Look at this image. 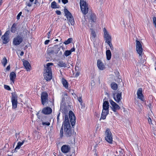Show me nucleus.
Masks as SVG:
<instances>
[{
  "label": "nucleus",
  "instance_id": "c756f323",
  "mask_svg": "<svg viewBox=\"0 0 156 156\" xmlns=\"http://www.w3.org/2000/svg\"><path fill=\"white\" fill-rule=\"evenodd\" d=\"M62 84L63 86L66 88H67L68 87V82L66 80L63 79L62 80Z\"/></svg>",
  "mask_w": 156,
  "mask_h": 156
},
{
  "label": "nucleus",
  "instance_id": "de8ad7c7",
  "mask_svg": "<svg viewBox=\"0 0 156 156\" xmlns=\"http://www.w3.org/2000/svg\"><path fill=\"white\" fill-rule=\"evenodd\" d=\"M68 0H62V2L64 4H66L68 2Z\"/></svg>",
  "mask_w": 156,
  "mask_h": 156
},
{
  "label": "nucleus",
  "instance_id": "49530a36",
  "mask_svg": "<svg viewBox=\"0 0 156 156\" xmlns=\"http://www.w3.org/2000/svg\"><path fill=\"white\" fill-rule=\"evenodd\" d=\"M56 13L58 15H60L61 14V12L59 10H56L55 11Z\"/></svg>",
  "mask_w": 156,
  "mask_h": 156
},
{
  "label": "nucleus",
  "instance_id": "bb28decb",
  "mask_svg": "<svg viewBox=\"0 0 156 156\" xmlns=\"http://www.w3.org/2000/svg\"><path fill=\"white\" fill-rule=\"evenodd\" d=\"M58 65L60 67H66V64L62 61H60L58 63Z\"/></svg>",
  "mask_w": 156,
  "mask_h": 156
},
{
  "label": "nucleus",
  "instance_id": "a878e982",
  "mask_svg": "<svg viewBox=\"0 0 156 156\" xmlns=\"http://www.w3.org/2000/svg\"><path fill=\"white\" fill-rule=\"evenodd\" d=\"M17 29V24L16 23H13L11 28V31L12 33L16 32Z\"/></svg>",
  "mask_w": 156,
  "mask_h": 156
},
{
  "label": "nucleus",
  "instance_id": "a211bd4d",
  "mask_svg": "<svg viewBox=\"0 0 156 156\" xmlns=\"http://www.w3.org/2000/svg\"><path fill=\"white\" fill-rule=\"evenodd\" d=\"M52 112V109L48 107L44 108L42 110V112L46 115L50 114Z\"/></svg>",
  "mask_w": 156,
  "mask_h": 156
},
{
  "label": "nucleus",
  "instance_id": "bf43d9fd",
  "mask_svg": "<svg viewBox=\"0 0 156 156\" xmlns=\"http://www.w3.org/2000/svg\"><path fill=\"white\" fill-rule=\"evenodd\" d=\"M19 133H16V138H17V137L18 136H19Z\"/></svg>",
  "mask_w": 156,
  "mask_h": 156
},
{
  "label": "nucleus",
  "instance_id": "4c0bfd02",
  "mask_svg": "<svg viewBox=\"0 0 156 156\" xmlns=\"http://www.w3.org/2000/svg\"><path fill=\"white\" fill-rule=\"evenodd\" d=\"M78 100L79 101L81 105L82 106L83 101L81 96V97H80L79 98H78Z\"/></svg>",
  "mask_w": 156,
  "mask_h": 156
},
{
  "label": "nucleus",
  "instance_id": "f03ea898",
  "mask_svg": "<svg viewBox=\"0 0 156 156\" xmlns=\"http://www.w3.org/2000/svg\"><path fill=\"white\" fill-rule=\"evenodd\" d=\"M53 64L52 63H48L44 70L43 73L44 79L47 81L50 80L52 78V73L51 66Z\"/></svg>",
  "mask_w": 156,
  "mask_h": 156
},
{
  "label": "nucleus",
  "instance_id": "393cba45",
  "mask_svg": "<svg viewBox=\"0 0 156 156\" xmlns=\"http://www.w3.org/2000/svg\"><path fill=\"white\" fill-rule=\"evenodd\" d=\"M106 54L107 59L108 60H110L112 57V54L110 50L109 49L107 50L106 51Z\"/></svg>",
  "mask_w": 156,
  "mask_h": 156
},
{
  "label": "nucleus",
  "instance_id": "c03bdc74",
  "mask_svg": "<svg viewBox=\"0 0 156 156\" xmlns=\"http://www.w3.org/2000/svg\"><path fill=\"white\" fill-rule=\"evenodd\" d=\"M22 14V12H20L17 15V17H16V18H17V20H19L20 19V16Z\"/></svg>",
  "mask_w": 156,
  "mask_h": 156
},
{
  "label": "nucleus",
  "instance_id": "473e14b6",
  "mask_svg": "<svg viewBox=\"0 0 156 156\" xmlns=\"http://www.w3.org/2000/svg\"><path fill=\"white\" fill-rule=\"evenodd\" d=\"M72 40V38H69L64 43L66 44L67 45L71 43Z\"/></svg>",
  "mask_w": 156,
  "mask_h": 156
},
{
  "label": "nucleus",
  "instance_id": "dca6fc26",
  "mask_svg": "<svg viewBox=\"0 0 156 156\" xmlns=\"http://www.w3.org/2000/svg\"><path fill=\"white\" fill-rule=\"evenodd\" d=\"M70 150V147L69 145H63L61 148L62 151L64 153L69 152Z\"/></svg>",
  "mask_w": 156,
  "mask_h": 156
},
{
  "label": "nucleus",
  "instance_id": "58836bf2",
  "mask_svg": "<svg viewBox=\"0 0 156 156\" xmlns=\"http://www.w3.org/2000/svg\"><path fill=\"white\" fill-rule=\"evenodd\" d=\"M33 2H27L26 3V5L27 6H28L29 7H31L32 4H33Z\"/></svg>",
  "mask_w": 156,
  "mask_h": 156
},
{
  "label": "nucleus",
  "instance_id": "680f3d73",
  "mask_svg": "<svg viewBox=\"0 0 156 156\" xmlns=\"http://www.w3.org/2000/svg\"><path fill=\"white\" fill-rule=\"evenodd\" d=\"M2 2V0H0V5H1Z\"/></svg>",
  "mask_w": 156,
  "mask_h": 156
},
{
  "label": "nucleus",
  "instance_id": "0eeeda50",
  "mask_svg": "<svg viewBox=\"0 0 156 156\" xmlns=\"http://www.w3.org/2000/svg\"><path fill=\"white\" fill-rule=\"evenodd\" d=\"M48 94L46 92H43L41 94V102L43 105H45L46 103L48 102Z\"/></svg>",
  "mask_w": 156,
  "mask_h": 156
},
{
  "label": "nucleus",
  "instance_id": "a18cd8bd",
  "mask_svg": "<svg viewBox=\"0 0 156 156\" xmlns=\"http://www.w3.org/2000/svg\"><path fill=\"white\" fill-rule=\"evenodd\" d=\"M51 32L50 31L47 33V35H48V38L49 39L50 38L51 35Z\"/></svg>",
  "mask_w": 156,
  "mask_h": 156
},
{
  "label": "nucleus",
  "instance_id": "cd10ccee",
  "mask_svg": "<svg viewBox=\"0 0 156 156\" xmlns=\"http://www.w3.org/2000/svg\"><path fill=\"white\" fill-rule=\"evenodd\" d=\"M111 87L112 89L116 90L117 89L118 86L116 83L115 82H113L111 84Z\"/></svg>",
  "mask_w": 156,
  "mask_h": 156
},
{
  "label": "nucleus",
  "instance_id": "09e8293b",
  "mask_svg": "<svg viewBox=\"0 0 156 156\" xmlns=\"http://www.w3.org/2000/svg\"><path fill=\"white\" fill-rule=\"evenodd\" d=\"M50 41L49 40H46L45 42H44V44H48L49 42Z\"/></svg>",
  "mask_w": 156,
  "mask_h": 156
},
{
  "label": "nucleus",
  "instance_id": "5701e85b",
  "mask_svg": "<svg viewBox=\"0 0 156 156\" xmlns=\"http://www.w3.org/2000/svg\"><path fill=\"white\" fill-rule=\"evenodd\" d=\"M53 51L55 54L58 53V51L60 50V48L58 45H55L53 47Z\"/></svg>",
  "mask_w": 156,
  "mask_h": 156
},
{
  "label": "nucleus",
  "instance_id": "6ab92c4d",
  "mask_svg": "<svg viewBox=\"0 0 156 156\" xmlns=\"http://www.w3.org/2000/svg\"><path fill=\"white\" fill-rule=\"evenodd\" d=\"M23 65L25 69L27 71H29L30 69L31 66L29 62L27 60L23 62Z\"/></svg>",
  "mask_w": 156,
  "mask_h": 156
},
{
  "label": "nucleus",
  "instance_id": "13d9d810",
  "mask_svg": "<svg viewBox=\"0 0 156 156\" xmlns=\"http://www.w3.org/2000/svg\"><path fill=\"white\" fill-rule=\"evenodd\" d=\"M76 74L75 76L76 77H77V76H78L79 75V73H76Z\"/></svg>",
  "mask_w": 156,
  "mask_h": 156
},
{
  "label": "nucleus",
  "instance_id": "603ef678",
  "mask_svg": "<svg viewBox=\"0 0 156 156\" xmlns=\"http://www.w3.org/2000/svg\"><path fill=\"white\" fill-rule=\"evenodd\" d=\"M60 113H59V114L57 116V122H58V120L59 119V116L60 115Z\"/></svg>",
  "mask_w": 156,
  "mask_h": 156
},
{
  "label": "nucleus",
  "instance_id": "f704fd0d",
  "mask_svg": "<svg viewBox=\"0 0 156 156\" xmlns=\"http://www.w3.org/2000/svg\"><path fill=\"white\" fill-rule=\"evenodd\" d=\"M71 54V53L69 50H66L64 53V55L66 56H68Z\"/></svg>",
  "mask_w": 156,
  "mask_h": 156
},
{
  "label": "nucleus",
  "instance_id": "338daca9",
  "mask_svg": "<svg viewBox=\"0 0 156 156\" xmlns=\"http://www.w3.org/2000/svg\"><path fill=\"white\" fill-rule=\"evenodd\" d=\"M55 41H58V39H56L55 40Z\"/></svg>",
  "mask_w": 156,
  "mask_h": 156
},
{
  "label": "nucleus",
  "instance_id": "2eb2a0df",
  "mask_svg": "<svg viewBox=\"0 0 156 156\" xmlns=\"http://www.w3.org/2000/svg\"><path fill=\"white\" fill-rule=\"evenodd\" d=\"M9 31H6L4 35L2 37V39L3 40V43L4 44H7L9 41Z\"/></svg>",
  "mask_w": 156,
  "mask_h": 156
},
{
  "label": "nucleus",
  "instance_id": "6e6d98bb",
  "mask_svg": "<svg viewBox=\"0 0 156 156\" xmlns=\"http://www.w3.org/2000/svg\"><path fill=\"white\" fill-rule=\"evenodd\" d=\"M145 62V59H143L142 60H141L140 62L142 64H144Z\"/></svg>",
  "mask_w": 156,
  "mask_h": 156
},
{
  "label": "nucleus",
  "instance_id": "6e6552de",
  "mask_svg": "<svg viewBox=\"0 0 156 156\" xmlns=\"http://www.w3.org/2000/svg\"><path fill=\"white\" fill-rule=\"evenodd\" d=\"M23 38L21 36L18 35L14 38L13 44L16 46L18 45L23 41Z\"/></svg>",
  "mask_w": 156,
  "mask_h": 156
},
{
  "label": "nucleus",
  "instance_id": "9b49d317",
  "mask_svg": "<svg viewBox=\"0 0 156 156\" xmlns=\"http://www.w3.org/2000/svg\"><path fill=\"white\" fill-rule=\"evenodd\" d=\"M69 117L70 119V122L72 126H74L75 123L76 117L74 114L71 111H70L69 112Z\"/></svg>",
  "mask_w": 156,
  "mask_h": 156
},
{
  "label": "nucleus",
  "instance_id": "39448f33",
  "mask_svg": "<svg viewBox=\"0 0 156 156\" xmlns=\"http://www.w3.org/2000/svg\"><path fill=\"white\" fill-rule=\"evenodd\" d=\"M105 139L108 143L110 144L112 143V135L110 129H107L105 131Z\"/></svg>",
  "mask_w": 156,
  "mask_h": 156
},
{
  "label": "nucleus",
  "instance_id": "f8f14e48",
  "mask_svg": "<svg viewBox=\"0 0 156 156\" xmlns=\"http://www.w3.org/2000/svg\"><path fill=\"white\" fill-rule=\"evenodd\" d=\"M104 37L106 43L109 42H111V36L108 33L106 30L105 28L103 29Z\"/></svg>",
  "mask_w": 156,
  "mask_h": 156
},
{
  "label": "nucleus",
  "instance_id": "3c124183",
  "mask_svg": "<svg viewBox=\"0 0 156 156\" xmlns=\"http://www.w3.org/2000/svg\"><path fill=\"white\" fill-rule=\"evenodd\" d=\"M75 50V48H72L71 50H69L70 51L71 53H72V52H73Z\"/></svg>",
  "mask_w": 156,
  "mask_h": 156
},
{
  "label": "nucleus",
  "instance_id": "c9c22d12",
  "mask_svg": "<svg viewBox=\"0 0 156 156\" xmlns=\"http://www.w3.org/2000/svg\"><path fill=\"white\" fill-rule=\"evenodd\" d=\"M62 125L60 131V138H62L63 136V127Z\"/></svg>",
  "mask_w": 156,
  "mask_h": 156
},
{
  "label": "nucleus",
  "instance_id": "c85d7f7f",
  "mask_svg": "<svg viewBox=\"0 0 156 156\" xmlns=\"http://www.w3.org/2000/svg\"><path fill=\"white\" fill-rule=\"evenodd\" d=\"M91 38L93 41H94L95 40V37L96 36L95 32L94 31L92 30L91 32Z\"/></svg>",
  "mask_w": 156,
  "mask_h": 156
},
{
  "label": "nucleus",
  "instance_id": "4be33fe9",
  "mask_svg": "<svg viewBox=\"0 0 156 156\" xmlns=\"http://www.w3.org/2000/svg\"><path fill=\"white\" fill-rule=\"evenodd\" d=\"M109 103L108 101H104L103 104V109L105 110H109Z\"/></svg>",
  "mask_w": 156,
  "mask_h": 156
},
{
  "label": "nucleus",
  "instance_id": "f257e3e1",
  "mask_svg": "<svg viewBox=\"0 0 156 156\" xmlns=\"http://www.w3.org/2000/svg\"><path fill=\"white\" fill-rule=\"evenodd\" d=\"M64 131L67 137L75 136L76 133L73 130H71L68 115H64Z\"/></svg>",
  "mask_w": 156,
  "mask_h": 156
},
{
  "label": "nucleus",
  "instance_id": "9d476101",
  "mask_svg": "<svg viewBox=\"0 0 156 156\" xmlns=\"http://www.w3.org/2000/svg\"><path fill=\"white\" fill-rule=\"evenodd\" d=\"M109 102L111 105V108L114 112H116L120 109L119 106L112 100H110Z\"/></svg>",
  "mask_w": 156,
  "mask_h": 156
},
{
  "label": "nucleus",
  "instance_id": "864d4df0",
  "mask_svg": "<svg viewBox=\"0 0 156 156\" xmlns=\"http://www.w3.org/2000/svg\"><path fill=\"white\" fill-rule=\"evenodd\" d=\"M147 106L150 109L151 108V107L152 106L151 104V103L149 104Z\"/></svg>",
  "mask_w": 156,
  "mask_h": 156
},
{
  "label": "nucleus",
  "instance_id": "72a5a7b5",
  "mask_svg": "<svg viewBox=\"0 0 156 156\" xmlns=\"http://www.w3.org/2000/svg\"><path fill=\"white\" fill-rule=\"evenodd\" d=\"M56 3L55 1H53L51 3V7L53 9L57 8L56 7Z\"/></svg>",
  "mask_w": 156,
  "mask_h": 156
},
{
  "label": "nucleus",
  "instance_id": "f3484780",
  "mask_svg": "<svg viewBox=\"0 0 156 156\" xmlns=\"http://www.w3.org/2000/svg\"><path fill=\"white\" fill-rule=\"evenodd\" d=\"M97 66L99 69L103 70L105 68V66L104 63L100 60L98 59L97 62Z\"/></svg>",
  "mask_w": 156,
  "mask_h": 156
},
{
  "label": "nucleus",
  "instance_id": "8fccbe9b",
  "mask_svg": "<svg viewBox=\"0 0 156 156\" xmlns=\"http://www.w3.org/2000/svg\"><path fill=\"white\" fill-rule=\"evenodd\" d=\"M10 65H9L8 66H7V68H6V70H7V71H9V70H10Z\"/></svg>",
  "mask_w": 156,
  "mask_h": 156
},
{
  "label": "nucleus",
  "instance_id": "ddd939ff",
  "mask_svg": "<svg viewBox=\"0 0 156 156\" xmlns=\"http://www.w3.org/2000/svg\"><path fill=\"white\" fill-rule=\"evenodd\" d=\"M113 98L115 101L119 103L122 99V93H115L113 94Z\"/></svg>",
  "mask_w": 156,
  "mask_h": 156
},
{
  "label": "nucleus",
  "instance_id": "aec40b11",
  "mask_svg": "<svg viewBox=\"0 0 156 156\" xmlns=\"http://www.w3.org/2000/svg\"><path fill=\"white\" fill-rule=\"evenodd\" d=\"M109 112V110H105L103 109L100 119H105L106 118L107 115L108 114Z\"/></svg>",
  "mask_w": 156,
  "mask_h": 156
},
{
  "label": "nucleus",
  "instance_id": "412c9836",
  "mask_svg": "<svg viewBox=\"0 0 156 156\" xmlns=\"http://www.w3.org/2000/svg\"><path fill=\"white\" fill-rule=\"evenodd\" d=\"M10 80L13 83H14L15 80L16 78V74L14 72H12L10 74Z\"/></svg>",
  "mask_w": 156,
  "mask_h": 156
},
{
  "label": "nucleus",
  "instance_id": "423d86ee",
  "mask_svg": "<svg viewBox=\"0 0 156 156\" xmlns=\"http://www.w3.org/2000/svg\"><path fill=\"white\" fill-rule=\"evenodd\" d=\"M65 16H66L67 20L72 25L74 24V18L71 13L66 9H64Z\"/></svg>",
  "mask_w": 156,
  "mask_h": 156
},
{
  "label": "nucleus",
  "instance_id": "4468645a",
  "mask_svg": "<svg viewBox=\"0 0 156 156\" xmlns=\"http://www.w3.org/2000/svg\"><path fill=\"white\" fill-rule=\"evenodd\" d=\"M89 15V17H88V19H87V22L88 20H90L91 23H95L96 22L97 17L96 14L94 13H89L88 16Z\"/></svg>",
  "mask_w": 156,
  "mask_h": 156
},
{
  "label": "nucleus",
  "instance_id": "79ce46f5",
  "mask_svg": "<svg viewBox=\"0 0 156 156\" xmlns=\"http://www.w3.org/2000/svg\"><path fill=\"white\" fill-rule=\"evenodd\" d=\"M4 88L8 90H11V88L10 87L7 85H4Z\"/></svg>",
  "mask_w": 156,
  "mask_h": 156
},
{
  "label": "nucleus",
  "instance_id": "2f4dec72",
  "mask_svg": "<svg viewBox=\"0 0 156 156\" xmlns=\"http://www.w3.org/2000/svg\"><path fill=\"white\" fill-rule=\"evenodd\" d=\"M137 97L139 99H140L141 101H144L145 99L144 97L143 94H139V96H137Z\"/></svg>",
  "mask_w": 156,
  "mask_h": 156
},
{
  "label": "nucleus",
  "instance_id": "1a4fd4ad",
  "mask_svg": "<svg viewBox=\"0 0 156 156\" xmlns=\"http://www.w3.org/2000/svg\"><path fill=\"white\" fill-rule=\"evenodd\" d=\"M136 51L140 56L142 55L143 48L140 42L137 40L136 41Z\"/></svg>",
  "mask_w": 156,
  "mask_h": 156
},
{
  "label": "nucleus",
  "instance_id": "774afa93",
  "mask_svg": "<svg viewBox=\"0 0 156 156\" xmlns=\"http://www.w3.org/2000/svg\"><path fill=\"white\" fill-rule=\"evenodd\" d=\"M114 156H116V155H114Z\"/></svg>",
  "mask_w": 156,
  "mask_h": 156
},
{
  "label": "nucleus",
  "instance_id": "052dcab7",
  "mask_svg": "<svg viewBox=\"0 0 156 156\" xmlns=\"http://www.w3.org/2000/svg\"><path fill=\"white\" fill-rule=\"evenodd\" d=\"M94 155L95 156H98V154H97L96 153V152H95V154H94Z\"/></svg>",
  "mask_w": 156,
  "mask_h": 156
},
{
  "label": "nucleus",
  "instance_id": "a19ab883",
  "mask_svg": "<svg viewBox=\"0 0 156 156\" xmlns=\"http://www.w3.org/2000/svg\"><path fill=\"white\" fill-rule=\"evenodd\" d=\"M42 124L43 125H45L47 126H49L50 125V123L48 122H42Z\"/></svg>",
  "mask_w": 156,
  "mask_h": 156
},
{
  "label": "nucleus",
  "instance_id": "5fc2aeb1",
  "mask_svg": "<svg viewBox=\"0 0 156 156\" xmlns=\"http://www.w3.org/2000/svg\"><path fill=\"white\" fill-rule=\"evenodd\" d=\"M148 121L150 124L151 123V119L150 118H149L148 119Z\"/></svg>",
  "mask_w": 156,
  "mask_h": 156
},
{
  "label": "nucleus",
  "instance_id": "7c9ffc66",
  "mask_svg": "<svg viewBox=\"0 0 156 156\" xmlns=\"http://www.w3.org/2000/svg\"><path fill=\"white\" fill-rule=\"evenodd\" d=\"M7 62V61L6 58L5 57H4L2 62V63L4 67H5L6 66Z\"/></svg>",
  "mask_w": 156,
  "mask_h": 156
},
{
  "label": "nucleus",
  "instance_id": "ea45409f",
  "mask_svg": "<svg viewBox=\"0 0 156 156\" xmlns=\"http://www.w3.org/2000/svg\"><path fill=\"white\" fill-rule=\"evenodd\" d=\"M111 42H109L108 41V42L107 43L109 45V46H110V49H111V50H112L114 48L113 47L112 44Z\"/></svg>",
  "mask_w": 156,
  "mask_h": 156
},
{
  "label": "nucleus",
  "instance_id": "4d7b16f0",
  "mask_svg": "<svg viewBox=\"0 0 156 156\" xmlns=\"http://www.w3.org/2000/svg\"><path fill=\"white\" fill-rule=\"evenodd\" d=\"M24 54V52L23 51H21L20 53V56H23Z\"/></svg>",
  "mask_w": 156,
  "mask_h": 156
},
{
  "label": "nucleus",
  "instance_id": "20e7f679",
  "mask_svg": "<svg viewBox=\"0 0 156 156\" xmlns=\"http://www.w3.org/2000/svg\"><path fill=\"white\" fill-rule=\"evenodd\" d=\"M11 101L12 103V108L15 109L17 107L18 104V96L16 92L11 93Z\"/></svg>",
  "mask_w": 156,
  "mask_h": 156
},
{
  "label": "nucleus",
  "instance_id": "e2e57ef3",
  "mask_svg": "<svg viewBox=\"0 0 156 156\" xmlns=\"http://www.w3.org/2000/svg\"><path fill=\"white\" fill-rule=\"evenodd\" d=\"M39 114V113H37V116L38 118L39 119V116L38 115Z\"/></svg>",
  "mask_w": 156,
  "mask_h": 156
},
{
  "label": "nucleus",
  "instance_id": "7ed1b4c3",
  "mask_svg": "<svg viewBox=\"0 0 156 156\" xmlns=\"http://www.w3.org/2000/svg\"><path fill=\"white\" fill-rule=\"evenodd\" d=\"M80 6L81 12L84 16L85 21H87L88 19V15H86L89 11V6L85 0H80Z\"/></svg>",
  "mask_w": 156,
  "mask_h": 156
},
{
  "label": "nucleus",
  "instance_id": "b1692460",
  "mask_svg": "<svg viewBox=\"0 0 156 156\" xmlns=\"http://www.w3.org/2000/svg\"><path fill=\"white\" fill-rule=\"evenodd\" d=\"M25 140H23L22 142H18L17 143V145L15 149V151L16 152V150L19 149L23 144L24 143Z\"/></svg>",
  "mask_w": 156,
  "mask_h": 156
},
{
  "label": "nucleus",
  "instance_id": "37998d69",
  "mask_svg": "<svg viewBox=\"0 0 156 156\" xmlns=\"http://www.w3.org/2000/svg\"><path fill=\"white\" fill-rule=\"evenodd\" d=\"M67 94L66 93H64L62 95V101L63 102L65 100L64 97L65 96H67Z\"/></svg>",
  "mask_w": 156,
  "mask_h": 156
},
{
  "label": "nucleus",
  "instance_id": "69168bd1",
  "mask_svg": "<svg viewBox=\"0 0 156 156\" xmlns=\"http://www.w3.org/2000/svg\"><path fill=\"white\" fill-rule=\"evenodd\" d=\"M2 32H1V30H0V36L2 35Z\"/></svg>",
  "mask_w": 156,
  "mask_h": 156
},
{
  "label": "nucleus",
  "instance_id": "e433bc0d",
  "mask_svg": "<svg viewBox=\"0 0 156 156\" xmlns=\"http://www.w3.org/2000/svg\"><path fill=\"white\" fill-rule=\"evenodd\" d=\"M142 94V89L141 88H139L137 90V95L139 96V94Z\"/></svg>",
  "mask_w": 156,
  "mask_h": 156
},
{
  "label": "nucleus",
  "instance_id": "0e129e2a",
  "mask_svg": "<svg viewBox=\"0 0 156 156\" xmlns=\"http://www.w3.org/2000/svg\"><path fill=\"white\" fill-rule=\"evenodd\" d=\"M34 0H29L30 2H33Z\"/></svg>",
  "mask_w": 156,
  "mask_h": 156
}]
</instances>
